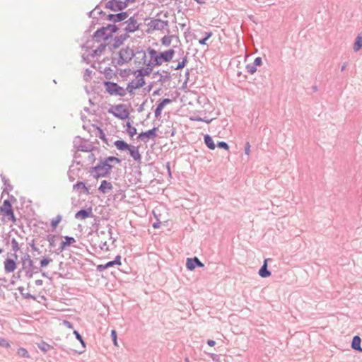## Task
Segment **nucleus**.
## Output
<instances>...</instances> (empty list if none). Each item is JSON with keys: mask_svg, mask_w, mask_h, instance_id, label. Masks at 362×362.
<instances>
[{"mask_svg": "<svg viewBox=\"0 0 362 362\" xmlns=\"http://www.w3.org/2000/svg\"><path fill=\"white\" fill-rule=\"evenodd\" d=\"M141 54V60L144 63L146 62V52L142 49H139V47L137 49L136 52H134L132 49H131L129 46H127L125 48H122L118 52L119 58L115 66L117 65H122L124 63H128L136 55Z\"/></svg>", "mask_w": 362, "mask_h": 362, "instance_id": "nucleus-1", "label": "nucleus"}, {"mask_svg": "<svg viewBox=\"0 0 362 362\" xmlns=\"http://www.w3.org/2000/svg\"><path fill=\"white\" fill-rule=\"evenodd\" d=\"M103 85L105 88L106 92L110 95L124 97L126 95V90L119 86L117 83L105 81L103 82Z\"/></svg>", "mask_w": 362, "mask_h": 362, "instance_id": "nucleus-2", "label": "nucleus"}, {"mask_svg": "<svg viewBox=\"0 0 362 362\" xmlns=\"http://www.w3.org/2000/svg\"><path fill=\"white\" fill-rule=\"evenodd\" d=\"M105 166L103 161L100 159H98V163L96 165L90 167L88 173L91 176L95 179L100 177H108L107 173H105Z\"/></svg>", "mask_w": 362, "mask_h": 362, "instance_id": "nucleus-3", "label": "nucleus"}, {"mask_svg": "<svg viewBox=\"0 0 362 362\" xmlns=\"http://www.w3.org/2000/svg\"><path fill=\"white\" fill-rule=\"evenodd\" d=\"M108 112L112 114L115 117L122 120L129 118V112L124 104H119L112 106L108 110Z\"/></svg>", "mask_w": 362, "mask_h": 362, "instance_id": "nucleus-4", "label": "nucleus"}, {"mask_svg": "<svg viewBox=\"0 0 362 362\" xmlns=\"http://www.w3.org/2000/svg\"><path fill=\"white\" fill-rule=\"evenodd\" d=\"M136 16V14H134L124 23L127 24V26L124 28L127 34L134 33L140 29L141 24L138 23Z\"/></svg>", "mask_w": 362, "mask_h": 362, "instance_id": "nucleus-5", "label": "nucleus"}, {"mask_svg": "<svg viewBox=\"0 0 362 362\" xmlns=\"http://www.w3.org/2000/svg\"><path fill=\"white\" fill-rule=\"evenodd\" d=\"M128 6L126 0L124 1L121 0H110L105 4V8L110 9L112 11H123Z\"/></svg>", "mask_w": 362, "mask_h": 362, "instance_id": "nucleus-6", "label": "nucleus"}, {"mask_svg": "<svg viewBox=\"0 0 362 362\" xmlns=\"http://www.w3.org/2000/svg\"><path fill=\"white\" fill-rule=\"evenodd\" d=\"M129 37V35L127 33L122 34L119 36H115L113 38L112 43L107 44V47H108L109 51L113 53L114 50L119 48L124 43V42Z\"/></svg>", "mask_w": 362, "mask_h": 362, "instance_id": "nucleus-7", "label": "nucleus"}, {"mask_svg": "<svg viewBox=\"0 0 362 362\" xmlns=\"http://www.w3.org/2000/svg\"><path fill=\"white\" fill-rule=\"evenodd\" d=\"M168 25V21H163L158 18L152 19L149 23H147V26L148 27L147 32L149 33H151V30H163Z\"/></svg>", "mask_w": 362, "mask_h": 362, "instance_id": "nucleus-8", "label": "nucleus"}, {"mask_svg": "<svg viewBox=\"0 0 362 362\" xmlns=\"http://www.w3.org/2000/svg\"><path fill=\"white\" fill-rule=\"evenodd\" d=\"M147 52L151 57V59L148 62V66L155 67L160 66L163 64L160 57L156 49L148 47L147 48Z\"/></svg>", "mask_w": 362, "mask_h": 362, "instance_id": "nucleus-9", "label": "nucleus"}, {"mask_svg": "<svg viewBox=\"0 0 362 362\" xmlns=\"http://www.w3.org/2000/svg\"><path fill=\"white\" fill-rule=\"evenodd\" d=\"M22 262V269H32L34 272H40V268L34 265L33 261L30 258V256L28 254L25 255L21 258Z\"/></svg>", "mask_w": 362, "mask_h": 362, "instance_id": "nucleus-10", "label": "nucleus"}, {"mask_svg": "<svg viewBox=\"0 0 362 362\" xmlns=\"http://www.w3.org/2000/svg\"><path fill=\"white\" fill-rule=\"evenodd\" d=\"M158 130V128L154 127L151 129H149L146 132H141L138 135L137 139L144 142H147L149 139H154V138H156L157 136Z\"/></svg>", "mask_w": 362, "mask_h": 362, "instance_id": "nucleus-11", "label": "nucleus"}, {"mask_svg": "<svg viewBox=\"0 0 362 362\" xmlns=\"http://www.w3.org/2000/svg\"><path fill=\"white\" fill-rule=\"evenodd\" d=\"M107 29L106 28V26H102L100 28H98L93 35L92 37L93 40L96 42H99L101 40L107 41L111 37H107L106 35H108Z\"/></svg>", "mask_w": 362, "mask_h": 362, "instance_id": "nucleus-12", "label": "nucleus"}, {"mask_svg": "<svg viewBox=\"0 0 362 362\" xmlns=\"http://www.w3.org/2000/svg\"><path fill=\"white\" fill-rule=\"evenodd\" d=\"M128 16L129 14L127 11H120L116 14L110 13L107 15L106 20L112 21L114 23H117L124 21L128 18Z\"/></svg>", "mask_w": 362, "mask_h": 362, "instance_id": "nucleus-13", "label": "nucleus"}, {"mask_svg": "<svg viewBox=\"0 0 362 362\" xmlns=\"http://www.w3.org/2000/svg\"><path fill=\"white\" fill-rule=\"evenodd\" d=\"M204 264L197 257L193 258H187L186 262V267L189 271H193L196 267H204Z\"/></svg>", "mask_w": 362, "mask_h": 362, "instance_id": "nucleus-14", "label": "nucleus"}, {"mask_svg": "<svg viewBox=\"0 0 362 362\" xmlns=\"http://www.w3.org/2000/svg\"><path fill=\"white\" fill-rule=\"evenodd\" d=\"M93 216H94V215L93 214L92 207H88L86 209H81L79 211H78L75 214V216H74L76 219H79V220H84L87 218L93 217Z\"/></svg>", "mask_w": 362, "mask_h": 362, "instance_id": "nucleus-15", "label": "nucleus"}, {"mask_svg": "<svg viewBox=\"0 0 362 362\" xmlns=\"http://www.w3.org/2000/svg\"><path fill=\"white\" fill-rule=\"evenodd\" d=\"M64 240L62 241L60 246L54 251L57 255L64 251L67 246H70L76 243L74 238L71 236H64Z\"/></svg>", "mask_w": 362, "mask_h": 362, "instance_id": "nucleus-16", "label": "nucleus"}, {"mask_svg": "<svg viewBox=\"0 0 362 362\" xmlns=\"http://www.w3.org/2000/svg\"><path fill=\"white\" fill-rule=\"evenodd\" d=\"M172 103V100L170 98H164L163 100H160L159 103L157 105V107L155 110V117L158 118L160 116L161 112L164 107Z\"/></svg>", "mask_w": 362, "mask_h": 362, "instance_id": "nucleus-17", "label": "nucleus"}, {"mask_svg": "<svg viewBox=\"0 0 362 362\" xmlns=\"http://www.w3.org/2000/svg\"><path fill=\"white\" fill-rule=\"evenodd\" d=\"M175 50L173 49H168V50H165L164 52H161L159 54L160 57V59L162 60V62H170L174 55H175Z\"/></svg>", "mask_w": 362, "mask_h": 362, "instance_id": "nucleus-18", "label": "nucleus"}, {"mask_svg": "<svg viewBox=\"0 0 362 362\" xmlns=\"http://www.w3.org/2000/svg\"><path fill=\"white\" fill-rule=\"evenodd\" d=\"M73 189L78 191L79 194H90L89 188L87 187L85 182L82 181H78L76 184H74L73 186Z\"/></svg>", "mask_w": 362, "mask_h": 362, "instance_id": "nucleus-19", "label": "nucleus"}, {"mask_svg": "<svg viewBox=\"0 0 362 362\" xmlns=\"http://www.w3.org/2000/svg\"><path fill=\"white\" fill-rule=\"evenodd\" d=\"M16 269V263L15 259L6 258L4 261V270L6 273H11Z\"/></svg>", "mask_w": 362, "mask_h": 362, "instance_id": "nucleus-20", "label": "nucleus"}, {"mask_svg": "<svg viewBox=\"0 0 362 362\" xmlns=\"http://www.w3.org/2000/svg\"><path fill=\"white\" fill-rule=\"evenodd\" d=\"M129 152L130 156L132 158L138 162L141 163V156L139 151L138 147L135 146L130 145L129 149L127 150Z\"/></svg>", "mask_w": 362, "mask_h": 362, "instance_id": "nucleus-21", "label": "nucleus"}, {"mask_svg": "<svg viewBox=\"0 0 362 362\" xmlns=\"http://www.w3.org/2000/svg\"><path fill=\"white\" fill-rule=\"evenodd\" d=\"M269 259H265L263 264L260 267L258 274L262 278H267L271 276V272L267 268V262Z\"/></svg>", "mask_w": 362, "mask_h": 362, "instance_id": "nucleus-22", "label": "nucleus"}, {"mask_svg": "<svg viewBox=\"0 0 362 362\" xmlns=\"http://www.w3.org/2000/svg\"><path fill=\"white\" fill-rule=\"evenodd\" d=\"M112 188L113 187L110 182H108L107 180H103L98 187V190L103 194H107L109 191L112 189Z\"/></svg>", "mask_w": 362, "mask_h": 362, "instance_id": "nucleus-23", "label": "nucleus"}, {"mask_svg": "<svg viewBox=\"0 0 362 362\" xmlns=\"http://www.w3.org/2000/svg\"><path fill=\"white\" fill-rule=\"evenodd\" d=\"M153 69V67L148 66V63H146V67L141 68V69L136 70L134 72V74L137 73L136 78L139 77V76H141V75L144 76H148L152 72Z\"/></svg>", "mask_w": 362, "mask_h": 362, "instance_id": "nucleus-24", "label": "nucleus"}, {"mask_svg": "<svg viewBox=\"0 0 362 362\" xmlns=\"http://www.w3.org/2000/svg\"><path fill=\"white\" fill-rule=\"evenodd\" d=\"M361 339L359 336H354L352 339L351 346L354 350L362 351V348L361 346Z\"/></svg>", "mask_w": 362, "mask_h": 362, "instance_id": "nucleus-25", "label": "nucleus"}, {"mask_svg": "<svg viewBox=\"0 0 362 362\" xmlns=\"http://www.w3.org/2000/svg\"><path fill=\"white\" fill-rule=\"evenodd\" d=\"M114 145L119 151H127L130 146V144L122 139L115 141Z\"/></svg>", "mask_w": 362, "mask_h": 362, "instance_id": "nucleus-26", "label": "nucleus"}, {"mask_svg": "<svg viewBox=\"0 0 362 362\" xmlns=\"http://www.w3.org/2000/svg\"><path fill=\"white\" fill-rule=\"evenodd\" d=\"M106 28L107 31L109 30L108 35H106L107 37H112L113 34L116 33L119 30V25H116V23L108 24L106 25Z\"/></svg>", "mask_w": 362, "mask_h": 362, "instance_id": "nucleus-27", "label": "nucleus"}, {"mask_svg": "<svg viewBox=\"0 0 362 362\" xmlns=\"http://www.w3.org/2000/svg\"><path fill=\"white\" fill-rule=\"evenodd\" d=\"M204 141L205 145L211 150H214L216 148V144L214 142V140L212 137L209 135L206 134L204 136Z\"/></svg>", "mask_w": 362, "mask_h": 362, "instance_id": "nucleus-28", "label": "nucleus"}, {"mask_svg": "<svg viewBox=\"0 0 362 362\" xmlns=\"http://www.w3.org/2000/svg\"><path fill=\"white\" fill-rule=\"evenodd\" d=\"M99 158H100L103 161H105L107 163H110V164H120L121 162H122V160L117 157H115V156H107V157H105V158H103V157H100Z\"/></svg>", "mask_w": 362, "mask_h": 362, "instance_id": "nucleus-29", "label": "nucleus"}, {"mask_svg": "<svg viewBox=\"0 0 362 362\" xmlns=\"http://www.w3.org/2000/svg\"><path fill=\"white\" fill-rule=\"evenodd\" d=\"M98 149L97 147L93 146L91 144H81L78 146L77 150L79 151L90 153L94 150Z\"/></svg>", "mask_w": 362, "mask_h": 362, "instance_id": "nucleus-30", "label": "nucleus"}, {"mask_svg": "<svg viewBox=\"0 0 362 362\" xmlns=\"http://www.w3.org/2000/svg\"><path fill=\"white\" fill-rule=\"evenodd\" d=\"M12 205L8 199L4 201L2 206H0V212L5 214L8 211L12 210Z\"/></svg>", "mask_w": 362, "mask_h": 362, "instance_id": "nucleus-31", "label": "nucleus"}, {"mask_svg": "<svg viewBox=\"0 0 362 362\" xmlns=\"http://www.w3.org/2000/svg\"><path fill=\"white\" fill-rule=\"evenodd\" d=\"M107 43L100 44L96 49L93 50L91 53V57H95L96 56L100 55L105 49L107 47Z\"/></svg>", "mask_w": 362, "mask_h": 362, "instance_id": "nucleus-32", "label": "nucleus"}, {"mask_svg": "<svg viewBox=\"0 0 362 362\" xmlns=\"http://www.w3.org/2000/svg\"><path fill=\"white\" fill-rule=\"evenodd\" d=\"M37 347L42 351H43L44 354L47 353L48 350L53 348L51 345L44 341H42L40 343L37 344Z\"/></svg>", "mask_w": 362, "mask_h": 362, "instance_id": "nucleus-33", "label": "nucleus"}, {"mask_svg": "<svg viewBox=\"0 0 362 362\" xmlns=\"http://www.w3.org/2000/svg\"><path fill=\"white\" fill-rule=\"evenodd\" d=\"M362 48V36L358 35L355 40L354 45V50L358 52Z\"/></svg>", "mask_w": 362, "mask_h": 362, "instance_id": "nucleus-34", "label": "nucleus"}, {"mask_svg": "<svg viewBox=\"0 0 362 362\" xmlns=\"http://www.w3.org/2000/svg\"><path fill=\"white\" fill-rule=\"evenodd\" d=\"M58 236L56 235L49 234L47 235V240L49 242V247H54L56 245V240Z\"/></svg>", "mask_w": 362, "mask_h": 362, "instance_id": "nucleus-35", "label": "nucleus"}, {"mask_svg": "<svg viewBox=\"0 0 362 362\" xmlns=\"http://www.w3.org/2000/svg\"><path fill=\"white\" fill-rule=\"evenodd\" d=\"M126 131L127 132V133L129 134L130 137H133L135 134H137L136 129L134 127H132L129 122H127V123Z\"/></svg>", "mask_w": 362, "mask_h": 362, "instance_id": "nucleus-36", "label": "nucleus"}, {"mask_svg": "<svg viewBox=\"0 0 362 362\" xmlns=\"http://www.w3.org/2000/svg\"><path fill=\"white\" fill-rule=\"evenodd\" d=\"M173 37H174V35H165V36H163L161 38V40H160V42H161L162 45L165 46V47L170 46V44H171L172 38Z\"/></svg>", "mask_w": 362, "mask_h": 362, "instance_id": "nucleus-37", "label": "nucleus"}, {"mask_svg": "<svg viewBox=\"0 0 362 362\" xmlns=\"http://www.w3.org/2000/svg\"><path fill=\"white\" fill-rule=\"evenodd\" d=\"M104 75L106 79L110 80L115 76V74L113 73V70L110 67H107L105 69Z\"/></svg>", "mask_w": 362, "mask_h": 362, "instance_id": "nucleus-38", "label": "nucleus"}, {"mask_svg": "<svg viewBox=\"0 0 362 362\" xmlns=\"http://www.w3.org/2000/svg\"><path fill=\"white\" fill-rule=\"evenodd\" d=\"M135 89H138V88L136 87H135V86H134V81L129 82L127 83V88H124V90H126V93L128 92L131 95H134V90Z\"/></svg>", "mask_w": 362, "mask_h": 362, "instance_id": "nucleus-39", "label": "nucleus"}, {"mask_svg": "<svg viewBox=\"0 0 362 362\" xmlns=\"http://www.w3.org/2000/svg\"><path fill=\"white\" fill-rule=\"evenodd\" d=\"M62 216L58 214L54 219L51 221V226L53 229H55L58 224L61 222Z\"/></svg>", "mask_w": 362, "mask_h": 362, "instance_id": "nucleus-40", "label": "nucleus"}, {"mask_svg": "<svg viewBox=\"0 0 362 362\" xmlns=\"http://www.w3.org/2000/svg\"><path fill=\"white\" fill-rule=\"evenodd\" d=\"M212 32H206L204 33V37L199 40V43L202 45H206V41L212 36Z\"/></svg>", "mask_w": 362, "mask_h": 362, "instance_id": "nucleus-41", "label": "nucleus"}, {"mask_svg": "<svg viewBox=\"0 0 362 362\" xmlns=\"http://www.w3.org/2000/svg\"><path fill=\"white\" fill-rule=\"evenodd\" d=\"M145 84H146V81H145L144 76L141 75V76H139V77L136 78L135 87H136L137 88H140L143 87Z\"/></svg>", "mask_w": 362, "mask_h": 362, "instance_id": "nucleus-42", "label": "nucleus"}, {"mask_svg": "<svg viewBox=\"0 0 362 362\" xmlns=\"http://www.w3.org/2000/svg\"><path fill=\"white\" fill-rule=\"evenodd\" d=\"M187 61H188V58H187V56H185L183 58H182V62H180L178 63V64L176 66V67L175 68V70H180V69H182L185 66H186V64L187 63Z\"/></svg>", "mask_w": 362, "mask_h": 362, "instance_id": "nucleus-43", "label": "nucleus"}, {"mask_svg": "<svg viewBox=\"0 0 362 362\" xmlns=\"http://www.w3.org/2000/svg\"><path fill=\"white\" fill-rule=\"evenodd\" d=\"M1 177L2 181L4 182V185H6V189L11 191L13 189V186L9 183V180L3 174H1Z\"/></svg>", "mask_w": 362, "mask_h": 362, "instance_id": "nucleus-44", "label": "nucleus"}, {"mask_svg": "<svg viewBox=\"0 0 362 362\" xmlns=\"http://www.w3.org/2000/svg\"><path fill=\"white\" fill-rule=\"evenodd\" d=\"M4 215L7 216L8 220H11L13 223H16V216L14 215L13 209L7 211L6 213L4 214Z\"/></svg>", "mask_w": 362, "mask_h": 362, "instance_id": "nucleus-45", "label": "nucleus"}, {"mask_svg": "<svg viewBox=\"0 0 362 362\" xmlns=\"http://www.w3.org/2000/svg\"><path fill=\"white\" fill-rule=\"evenodd\" d=\"M17 353L20 356L23 357V358H29L30 357V355H29L28 351L25 348H23V347L19 348L18 349Z\"/></svg>", "mask_w": 362, "mask_h": 362, "instance_id": "nucleus-46", "label": "nucleus"}, {"mask_svg": "<svg viewBox=\"0 0 362 362\" xmlns=\"http://www.w3.org/2000/svg\"><path fill=\"white\" fill-rule=\"evenodd\" d=\"M73 333L75 335L76 338L80 341L82 346L83 348H86V343H85L82 336L80 334V333L77 330H74Z\"/></svg>", "mask_w": 362, "mask_h": 362, "instance_id": "nucleus-47", "label": "nucleus"}, {"mask_svg": "<svg viewBox=\"0 0 362 362\" xmlns=\"http://www.w3.org/2000/svg\"><path fill=\"white\" fill-rule=\"evenodd\" d=\"M245 69L251 74H253L257 71V67L252 63L247 64Z\"/></svg>", "mask_w": 362, "mask_h": 362, "instance_id": "nucleus-48", "label": "nucleus"}, {"mask_svg": "<svg viewBox=\"0 0 362 362\" xmlns=\"http://www.w3.org/2000/svg\"><path fill=\"white\" fill-rule=\"evenodd\" d=\"M51 262H52V259L49 257H43L40 260V267H47Z\"/></svg>", "mask_w": 362, "mask_h": 362, "instance_id": "nucleus-49", "label": "nucleus"}, {"mask_svg": "<svg viewBox=\"0 0 362 362\" xmlns=\"http://www.w3.org/2000/svg\"><path fill=\"white\" fill-rule=\"evenodd\" d=\"M96 160L95 156L90 152L87 158V165L93 164Z\"/></svg>", "mask_w": 362, "mask_h": 362, "instance_id": "nucleus-50", "label": "nucleus"}, {"mask_svg": "<svg viewBox=\"0 0 362 362\" xmlns=\"http://www.w3.org/2000/svg\"><path fill=\"white\" fill-rule=\"evenodd\" d=\"M0 346L4 348H9L11 345L6 339L0 337Z\"/></svg>", "mask_w": 362, "mask_h": 362, "instance_id": "nucleus-51", "label": "nucleus"}, {"mask_svg": "<svg viewBox=\"0 0 362 362\" xmlns=\"http://www.w3.org/2000/svg\"><path fill=\"white\" fill-rule=\"evenodd\" d=\"M11 246H12V250L15 252H16L20 249L18 243L17 242V240L15 238H13L11 240Z\"/></svg>", "mask_w": 362, "mask_h": 362, "instance_id": "nucleus-52", "label": "nucleus"}, {"mask_svg": "<svg viewBox=\"0 0 362 362\" xmlns=\"http://www.w3.org/2000/svg\"><path fill=\"white\" fill-rule=\"evenodd\" d=\"M103 163H104V165L105 166V170H106L105 173H107L108 177H109L110 175L111 171H112V170L113 168V165H112L110 163H106L105 161H103Z\"/></svg>", "mask_w": 362, "mask_h": 362, "instance_id": "nucleus-53", "label": "nucleus"}, {"mask_svg": "<svg viewBox=\"0 0 362 362\" xmlns=\"http://www.w3.org/2000/svg\"><path fill=\"white\" fill-rule=\"evenodd\" d=\"M216 146L220 148H223V149H225V150H228L229 149V146L228 144L225 142V141H218L217 143V144L216 145Z\"/></svg>", "mask_w": 362, "mask_h": 362, "instance_id": "nucleus-54", "label": "nucleus"}, {"mask_svg": "<svg viewBox=\"0 0 362 362\" xmlns=\"http://www.w3.org/2000/svg\"><path fill=\"white\" fill-rule=\"evenodd\" d=\"M111 337H112V339L114 345L117 346H118V344H117V332L115 329H112L111 331Z\"/></svg>", "mask_w": 362, "mask_h": 362, "instance_id": "nucleus-55", "label": "nucleus"}, {"mask_svg": "<svg viewBox=\"0 0 362 362\" xmlns=\"http://www.w3.org/2000/svg\"><path fill=\"white\" fill-rule=\"evenodd\" d=\"M130 73H133L130 69H125L120 71L119 75L121 77L124 78L127 77Z\"/></svg>", "mask_w": 362, "mask_h": 362, "instance_id": "nucleus-56", "label": "nucleus"}, {"mask_svg": "<svg viewBox=\"0 0 362 362\" xmlns=\"http://www.w3.org/2000/svg\"><path fill=\"white\" fill-rule=\"evenodd\" d=\"M25 272V276L28 278V279H31L33 276L34 274H37V272H34L32 271V269H23Z\"/></svg>", "mask_w": 362, "mask_h": 362, "instance_id": "nucleus-57", "label": "nucleus"}, {"mask_svg": "<svg viewBox=\"0 0 362 362\" xmlns=\"http://www.w3.org/2000/svg\"><path fill=\"white\" fill-rule=\"evenodd\" d=\"M256 67L262 64V59L261 57H257L255 59L252 63Z\"/></svg>", "mask_w": 362, "mask_h": 362, "instance_id": "nucleus-58", "label": "nucleus"}, {"mask_svg": "<svg viewBox=\"0 0 362 362\" xmlns=\"http://www.w3.org/2000/svg\"><path fill=\"white\" fill-rule=\"evenodd\" d=\"M74 157L75 159V160L74 161V163H76V165L83 166V164L81 163V162L80 160H76V159L81 158V154H79L78 153H75Z\"/></svg>", "mask_w": 362, "mask_h": 362, "instance_id": "nucleus-59", "label": "nucleus"}, {"mask_svg": "<svg viewBox=\"0 0 362 362\" xmlns=\"http://www.w3.org/2000/svg\"><path fill=\"white\" fill-rule=\"evenodd\" d=\"M192 119L195 120V121L204 122H206V123H209L211 121V119H207V117L202 118L200 117H195L194 119Z\"/></svg>", "mask_w": 362, "mask_h": 362, "instance_id": "nucleus-60", "label": "nucleus"}, {"mask_svg": "<svg viewBox=\"0 0 362 362\" xmlns=\"http://www.w3.org/2000/svg\"><path fill=\"white\" fill-rule=\"evenodd\" d=\"M106 264H99L96 267V271L98 272H103L105 269H106Z\"/></svg>", "mask_w": 362, "mask_h": 362, "instance_id": "nucleus-61", "label": "nucleus"}, {"mask_svg": "<svg viewBox=\"0 0 362 362\" xmlns=\"http://www.w3.org/2000/svg\"><path fill=\"white\" fill-rule=\"evenodd\" d=\"M91 74H92V71L90 70L89 69H86L85 71V74H84L85 80L87 81L88 78H90Z\"/></svg>", "mask_w": 362, "mask_h": 362, "instance_id": "nucleus-62", "label": "nucleus"}, {"mask_svg": "<svg viewBox=\"0 0 362 362\" xmlns=\"http://www.w3.org/2000/svg\"><path fill=\"white\" fill-rule=\"evenodd\" d=\"M250 152V144L249 141H247L245 146V153L249 155Z\"/></svg>", "mask_w": 362, "mask_h": 362, "instance_id": "nucleus-63", "label": "nucleus"}, {"mask_svg": "<svg viewBox=\"0 0 362 362\" xmlns=\"http://www.w3.org/2000/svg\"><path fill=\"white\" fill-rule=\"evenodd\" d=\"M121 256L117 255L112 262L115 263V265H120L121 264Z\"/></svg>", "mask_w": 362, "mask_h": 362, "instance_id": "nucleus-64", "label": "nucleus"}]
</instances>
